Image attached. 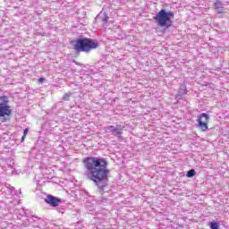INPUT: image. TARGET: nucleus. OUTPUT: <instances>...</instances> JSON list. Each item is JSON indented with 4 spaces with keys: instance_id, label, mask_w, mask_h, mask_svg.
<instances>
[{
    "instance_id": "nucleus-1",
    "label": "nucleus",
    "mask_w": 229,
    "mask_h": 229,
    "mask_svg": "<svg viewBox=\"0 0 229 229\" xmlns=\"http://www.w3.org/2000/svg\"><path fill=\"white\" fill-rule=\"evenodd\" d=\"M83 164L87 169L86 178L94 182L99 191H104L105 187L108 185V174H110V170L107 168L108 161L105 158L89 157L83 159Z\"/></svg>"
},
{
    "instance_id": "nucleus-2",
    "label": "nucleus",
    "mask_w": 229,
    "mask_h": 229,
    "mask_svg": "<svg viewBox=\"0 0 229 229\" xmlns=\"http://www.w3.org/2000/svg\"><path fill=\"white\" fill-rule=\"evenodd\" d=\"M171 19H174V13L173 12H166L165 9H161L154 17L153 20L157 22L160 28H171L173 21Z\"/></svg>"
},
{
    "instance_id": "nucleus-3",
    "label": "nucleus",
    "mask_w": 229,
    "mask_h": 229,
    "mask_svg": "<svg viewBox=\"0 0 229 229\" xmlns=\"http://www.w3.org/2000/svg\"><path fill=\"white\" fill-rule=\"evenodd\" d=\"M98 46H99L98 41L92 38H81L76 41L73 49L78 52L89 53L92 49H97Z\"/></svg>"
},
{
    "instance_id": "nucleus-4",
    "label": "nucleus",
    "mask_w": 229,
    "mask_h": 229,
    "mask_svg": "<svg viewBox=\"0 0 229 229\" xmlns=\"http://www.w3.org/2000/svg\"><path fill=\"white\" fill-rule=\"evenodd\" d=\"M8 103H10L8 96H0V119L2 123H7L12 117L13 110Z\"/></svg>"
},
{
    "instance_id": "nucleus-5",
    "label": "nucleus",
    "mask_w": 229,
    "mask_h": 229,
    "mask_svg": "<svg viewBox=\"0 0 229 229\" xmlns=\"http://www.w3.org/2000/svg\"><path fill=\"white\" fill-rule=\"evenodd\" d=\"M210 117L207 113H202L198 116V127L201 131H208V121Z\"/></svg>"
},
{
    "instance_id": "nucleus-6",
    "label": "nucleus",
    "mask_w": 229,
    "mask_h": 229,
    "mask_svg": "<svg viewBox=\"0 0 229 229\" xmlns=\"http://www.w3.org/2000/svg\"><path fill=\"white\" fill-rule=\"evenodd\" d=\"M45 202H47V205H50V207H58V205L62 203V199L53 195H48L45 199Z\"/></svg>"
},
{
    "instance_id": "nucleus-7",
    "label": "nucleus",
    "mask_w": 229,
    "mask_h": 229,
    "mask_svg": "<svg viewBox=\"0 0 229 229\" xmlns=\"http://www.w3.org/2000/svg\"><path fill=\"white\" fill-rule=\"evenodd\" d=\"M123 130H124V126L114 128L111 131L114 137H121L123 135Z\"/></svg>"
},
{
    "instance_id": "nucleus-8",
    "label": "nucleus",
    "mask_w": 229,
    "mask_h": 229,
    "mask_svg": "<svg viewBox=\"0 0 229 229\" xmlns=\"http://www.w3.org/2000/svg\"><path fill=\"white\" fill-rule=\"evenodd\" d=\"M213 6L216 8V10H219L220 8H223V3H221L219 0H216Z\"/></svg>"
},
{
    "instance_id": "nucleus-9",
    "label": "nucleus",
    "mask_w": 229,
    "mask_h": 229,
    "mask_svg": "<svg viewBox=\"0 0 229 229\" xmlns=\"http://www.w3.org/2000/svg\"><path fill=\"white\" fill-rule=\"evenodd\" d=\"M187 178H192V176H196V170L191 169L187 172Z\"/></svg>"
},
{
    "instance_id": "nucleus-10",
    "label": "nucleus",
    "mask_w": 229,
    "mask_h": 229,
    "mask_svg": "<svg viewBox=\"0 0 229 229\" xmlns=\"http://www.w3.org/2000/svg\"><path fill=\"white\" fill-rule=\"evenodd\" d=\"M209 228L210 229H219V224L216 222H210Z\"/></svg>"
},
{
    "instance_id": "nucleus-11",
    "label": "nucleus",
    "mask_w": 229,
    "mask_h": 229,
    "mask_svg": "<svg viewBox=\"0 0 229 229\" xmlns=\"http://www.w3.org/2000/svg\"><path fill=\"white\" fill-rule=\"evenodd\" d=\"M72 96V93H65L63 97L64 101H69V98Z\"/></svg>"
},
{
    "instance_id": "nucleus-12",
    "label": "nucleus",
    "mask_w": 229,
    "mask_h": 229,
    "mask_svg": "<svg viewBox=\"0 0 229 229\" xmlns=\"http://www.w3.org/2000/svg\"><path fill=\"white\" fill-rule=\"evenodd\" d=\"M44 81H46V79L42 77L38 80V83L39 84L44 83Z\"/></svg>"
},
{
    "instance_id": "nucleus-13",
    "label": "nucleus",
    "mask_w": 229,
    "mask_h": 229,
    "mask_svg": "<svg viewBox=\"0 0 229 229\" xmlns=\"http://www.w3.org/2000/svg\"><path fill=\"white\" fill-rule=\"evenodd\" d=\"M28 131H30V129L26 128L24 131H23V135L24 137H26V135H28Z\"/></svg>"
},
{
    "instance_id": "nucleus-14",
    "label": "nucleus",
    "mask_w": 229,
    "mask_h": 229,
    "mask_svg": "<svg viewBox=\"0 0 229 229\" xmlns=\"http://www.w3.org/2000/svg\"><path fill=\"white\" fill-rule=\"evenodd\" d=\"M25 139H26V136L22 135V137H21V142H24Z\"/></svg>"
},
{
    "instance_id": "nucleus-15",
    "label": "nucleus",
    "mask_w": 229,
    "mask_h": 229,
    "mask_svg": "<svg viewBox=\"0 0 229 229\" xmlns=\"http://www.w3.org/2000/svg\"><path fill=\"white\" fill-rule=\"evenodd\" d=\"M217 13H225L224 11H218Z\"/></svg>"
},
{
    "instance_id": "nucleus-16",
    "label": "nucleus",
    "mask_w": 229,
    "mask_h": 229,
    "mask_svg": "<svg viewBox=\"0 0 229 229\" xmlns=\"http://www.w3.org/2000/svg\"><path fill=\"white\" fill-rule=\"evenodd\" d=\"M109 128L114 129V125H110Z\"/></svg>"
},
{
    "instance_id": "nucleus-17",
    "label": "nucleus",
    "mask_w": 229,
    "mask_h": 229,
    "mask_svg": "<svg viewBox=\"0 0 229 229\" xmlns=\"http://www.w3.org/2000/svg\"><path fill=\"white\" fill-rule=\"evenodd\" d=\"M72 44H74V41H72Z\"/></svg>"
}]
</instances>
